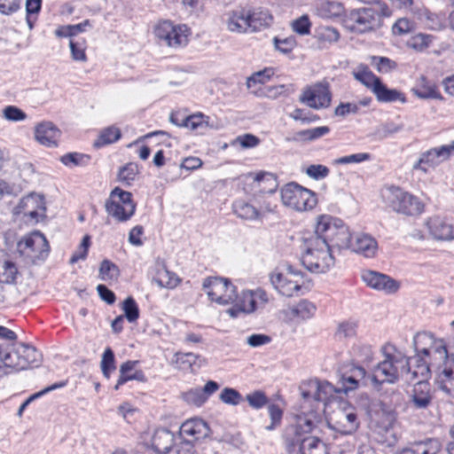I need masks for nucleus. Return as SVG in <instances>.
<instances>
[{
  "label": "nucleus",
  "instance_id": "nucleus-1",
  "mask_svg": "<svg viewBox=\"0 0 454 454\" xmlns=\"http://www.w3.org/2000/svg\"><path fill=\"white\" fill-rule=\"evenodd\" d=\"M383 360L379 362L372 372L374 385L394 384L399 380L411 384L418 378L428 377L426 356L415 349V355L408 357L395 345L386 343L381 347Z\"/></svg>",
  "mask_w": 454,
  "mask_h": 454
},
{
  "label": "nucleus",
  "instance_id": "nucleus-2",
  "mask_svg": "<svg viewBox=\"0 0 454 454\" xmlns=\"http://www.w3.org/2000/svg\"><path fill=\"white\" fill-rule=\"evenodd\" d=\"M301 251V264L312 273H325L335 263L331 248L315 231L303 239Z\"/></svg>",
  "mask_w": 454,
  "mask_h": 454
},
{
  "label": "nucleus",
  "instance_id": "nucleus-3",
  "mask_svg": "<svg viewBox=\"0 0 454 454\" xmlns=\"http://www.w3.org/2000/svg\"><path fill=\"white\" fill-rule=\"evenodd\" d=\"M412 343L414 349L432 360L434 366L442 363L454 365V337L447 343L429 332H420L415 334Z\"/></svg>",
  "mask_w": 454,
  "mask_h": 454
},
{
  "label": "nucleus",
  "instance_id": "nucleus-4",
  "mask_svg": "<svg viewBox=\"0 0 454 454\" xmlns=\"http://www.w3.org/2000/svg\"><path fill=\"white\" fill-rule=\"evenodd\" d=\"M331 248L344 250L351 247L352 237L348 227L338 218L328 215L317 216L314 231Z\"/></svg>",
  "mask_w": 454,
  "mask_h": 454
},
{
  "label": "nucleus",
  "instance_id": "nucleus-5",
  "mask_svg": "<svg viewBox=\"0 0 454 454\" xmlns=\"http://www.w3.org/2000/svg\"><path fill=\"white\" fill-rule=\"evenodd\" d=\"M381 196L384 203L397 214L414 216L424 210V204L418 197L400 187H387L382 191Z\"/></svg>",
  "mask_w": 454,
  "mask_h": 454
},
{
  "label": "nucleus",
  "instance_id": "nucleus-6",
  "mask_svg": "<svg viewBox=\"0 0 454 454\" xmlns=\"http://www.w3.org/2000/svg\"><path fill=\"white\" fill-rule=\"evenodd\" d=\"M280 196L284 206L298 212L311 210L317 203L314 192L296 183L284 185L280 190Z\"/></svg>",
  "mask_w": 454,
  "mask_h": 454
},
{
  "label": "nucleus",
  "instance_id": "nucleus-7",
  "mask_svg": "<svg viewBox=\"0 0 454 454\" xmlns=\"http://www.w3.org/2000/svg\"><path fill=\"white\" fill-rule=\"evenodd\" d=\"M380 12L374 7H363L346 13L342 23L344 27L356 34H364L375 29L380 20Z\"/></svg>",
  "mask_w": 454,
  "mask_h": 454
},
{
  "label": "nucleus",
  "instance_id": "nucleus-8",
  "mask_svg": "<svg viewBox=\"0 0 454 454\" xmlns=\"http://www.w3.org/2000/svg\"><path fill=\"white\" fill-rule=\"evenodd\" d=\"M107 215L114 220L123 223L131 218L136 211V203L132 200V193L119 187L111 191L105 202Z\"/></svg>",
  "mask_w": 454,
  "mask_h": 454
},
{
  "label": "nucleus",
  "instance_id": "nucleus-9",
  "mask_svg": "<svg viewBox=\"0 0 454 454\" xmlns=\"http://www.w3.org/2000/svg\"><path fill=\"white\" fill-rule=\"evenodd\" d=\"M50 251L45 236L40 231H33L24 236L17 244V252L27 263L44 261Z\"/></svg>",
  "mask_w": 454,
  "mask_h": 454
},
{
  "label": "nucleus",
  "instance_id": "nucleus-10",
  "mask_svg": "<svg viewBox=\"0 0 454 454\" xmlns=\"http://www.w3.org/2000/svg\"><path fill=\"white\" fill-rule=\"evenodd\" d=\"M153 33L160 43L176 49L188 43L190 29L184 24L162 20L155 26Z\"/></svg>",
  "mask_w": 454,
  "mask_h": 454
},
{
  "label": "nucleus",
  "instance_id": "nucleus-11",
  "mask_svg": "<svg viewBox=\"0 0 454 454\" xmlns=\"http://www.w3.org/2000/svg\"><path fill=\"white\" fill-rule=\"evenodd\" d=\"M40 353L32 346L20 343L11 350L4 351V365L16 371L26 370L32 365L37 366Z\"/></svg>",
  "mask_w": 454,
  "mask_h": 454
},
{
  "label": "nucleus",
  "instance_id": "nucleus-12",
  "mask_svg": "<svg viewBox=\"0 0 454 454\" xmlns=\"http://www.w3.org/2000/svg\"><path fill=\"white\" fill-rule=\"evenodd\" d=\"M202 286L208 298L221 305L232 303L238 298L236 287L228 278L209 277L204 279Z\"/></svg>",
  "mask_w": 454,
  "mask_h": 454
},
{
  "label": "nucleus",
  "instance_id": "nucleus-13",
  "mask_svg": "<svg viewBox=\"0 0 454 454\" xmlns=\"http://www.w3.org/2000/svg\"><path fill=\"white\" fill-rule=\"evenodd\" d=\"M270 280L273 287L282 295L291 297L302 286V274L288 266L286 272L274 270L270 275Z\"/></svg>",
  "mask_w": 454,
  "mask_h": 454
},
{
  "label": "nucleus",
  "instance_id": "nucleus-14",
  "mask_svg": "<svg viewBox=\"0 0 454 454\" xmlns=\"http://www.w3.org/2000/svg\"><path fill=\"white\" fill-rule=\"evenodd\" d=\"M451 155H454V140L449 145L422 153L419 159L413 164L412 169L427 173L430 169L446 161Z\"/></svg>",
  "mask_w": 454,
  "mask_h": 454
},
{
  "label": "nucleus",
  "instance_id": "nucleus-15",
  "mask_svg": "<svg viewBox=\"0 0 454 454\" xmlns=\"http://www.w3.org/2000/svg\"><path fill=\"white\" fill-rule=\"evenodd\" d=\"M45 211L44 198L35 193L23 197L14 208L16 215H22L27 222L34 223L45 217Z\"/></svg>",
  "mask_w": 454,
  "mask_h": 454
},
{
  "label": "nucleus",
  "instance_id": "nucleus-16",
  "mask_svg": "<svg viewBox=\"0 0 454 454\" xmlns=\"http://www.w3.org/2000/svg\"><path fill=\"white\" fill-rule=\"evenodd\" d=\"M332 93L329 83L317 82L306 88L300 96V101L312 109L327 108L331 105Z\"/></svg>",
  "mask_w": 454,
  "mask_h": 454
},
{
  "label": "nucleus",
  "instance_id": "nucleus-17",
  "mask_svg": "<svg viewBox=\"0 0 454 454\" xmlns=\"http://www.w3.org/2000/svg\"><path fill=\"white\" fill-rule=\"evenodd\" d=\"M329 427L342 434H350L359 426L357 416L353 407L340 408L333 411L328 418Z\"/></svg>",
  "mask_w": 454,
  "mask_h": 454
},
{
  "label": "nucleus",
  "instance_id": "nucleus-18",
  "mask_svg": "<svg viewBox=\"0 0 454 454\" xmlns=\"http://www.w3.org/2000/svg\"><path fill=\"white\" fill-rule=\"evenodd\" d=\"M363 282L369 287L387 294H395L400 288V284L391 277L371 270L361 273Z\"/></svg>",
  "mask_w": 454,
  "mask_h": 454
},
{
  "label": "nucleus",
  "instance_id": "nucleus-19",
  "mask_svg": "<svg viewBox=\"0 0 454 454\" xmlns=\"http://www.w3.org/2000/svg\"><path fill=\"white\" fill-rule=\"evenodd\" d=\"M320 419L316 412L302 413L296 416L295 425L287 431L286 443L288 440L298 442L305 437H311L309 434L317 426Z\"/></svg>",
  "mask_w": 454,
  "mask_h": 454
},
{
  "label": "nucleus",
  "instance_id": "nucleus-20",
  "mask_svg": "<svg viewBox=\"0 0 454 454\" xmlns=\"http://www.w3.org/2000/svg\"><path fill=\"white\" fill-rule=\"evenodd\" d=\"M426 365L428 369V377L434 372L438 387L449 395L454 396V365L442 363L438 367L428 359H426Z\"/></svg>",
  "mask_w": 454,
  "mask_h": 454
},
{
  "label": "nucleus",
  "instance_id": "nucleus-21",
  "mask_svg": "<svg viewBox=\"0 0 454 454\" xmlns=\"http://www.w3.org/2000/svg\"><path fill=\"white\" fill-rule=\"evenodd\" d=\"M249 9L232 10L225 14L224 24L229 32L234 34H252Z\"/></svg>",
  "mask_w": 454,
  "mask_h": 454
},
{
  "label": "nucleus",
  "instance_id": "nucleus-22",
  "mask_svg": "<svg viewBox=\"0 0 454 454\" xmlns=\"http://www.w3.org/2000/svg\"><path fill=\"white\" fill-rule=\"evenodd\" d=\"M286 448L289 454H327L325 444L317 437L288 440Z\"/></svg>",
  "mask_w": 454,
  "mask_h": 454
},
{
  "label": "nucleus",
  "instance_id": "nucleus-23",
  "mask_svg": "<svg viewBox=\"0 0 454 454\" xmlns=\"http://www.w3.org/2000/svg\"><path fill=\"white\" fill-rule=\"evenodd\" d=\"M309 390H301V395L304 399L310 397V390H313V397L317 402L326 403L330 401L335 394L340 393V389L335 387L328 381H319L317 380H309L305 384Z\"/></svg>",
  "mask_w": 454,
  "mask_h": 454
},
{
  "label": "nucleus",
  "instance_id": "nucleus-24",
  "mask_svg": "<svg viewBox=\"0 0 454 454\" xmlns=\"http://www.w3.org/2000/svg\"><path fill=\"white\" fill-rule=\"evenodd\" d=\"M180 434L186 441H199L209 435L210 428L206 421L195 418L188 419L181 425Z\"/></svg>",
  "mask_w": 454,
  "mask_h": 454
},
{
  "label": "nucleus",
  "instance_id": "nucleus-25",
  "mask_svg": "<svg viewBox=\"0 0 454 454\" xmlns=\"http://www.w3.org/2000/svg\"><path fill=\"white\" fill-rule=\"evenodd\" d=\"M349 249L365 258H373L378 252V242L369 234L358 233L352 239Z\"/></svg>",
  "mask_w": 454,
  "mask_h": 454
},
{
  "label": "nucleus",
  "instance_id": "nucleus-26",
  "mask_svg": "<svg viewBox=\"0 0 454 454\" xmlns=\"http://www.w3.org/2000/svg\"><path fill=\"white\" fill-rule=\"evenodd\" d=\"M428 378H418L412 382L414 387L410 395V403L416 409H426L431 403L430 387L427 381Z\"/></svg>",
  "mask_w": 454,
  "mask_h": 454
},
{
  "label": "nucleus",
  "instance_id": "nucleus-27",
  "mask_svg": "<svg viewBox=\"0 0 454 454\" xmlns=\"http://www.w3.org/2000/svg\"><path fill=\"white\" fill-rule=\"evenodd\" d=\"M60 130L51 121H43L35 128V140L47 147L57 146Z\"/></svg>",
  "mask_w": 454,
  "mask_h": 454
},
{
  "label": "nucleus",
  "instance_id": "nucleus-28",
  "mask_svg": "<svg viewBox=\"0 0 454 454\" xmlns=\"http://www.w3.org/2000/svg\"><path fill=\"white\" fill-rule=\"evenodd\" d=\"M430 234L437 240L449 241L454 239L453 227L444 218L430 217L427 222Z\"/></svg>",
  "mask_w": 454,
  "mask_h": 454
},
{
  "label": "nucleus",
  "instance_id": "nucleus-29",
  "mask_svg": "<svg viewBox=\"0 0 454 454\" xmlns=\"http://www.w3.org/2000/svg\"><path fill=\"white\" fill-rule=\"evenodd\" d=\"M138 361H126L120 366V376L114 386V389L119 387L129 380L145 381V376L141 370H136Z\"/></svg>",
  "mask_w": 454,
  "mask_h": 454
},
{
  "label": "nucleus",
  "instance_id": "nucleus-30",
  "mask_svg": "<svg viewBox=\"0 0 454 454\" xmlns=\"http://www.w3.org/2000/svg\"><path fill=\"white\" fill-rule=\"evenodd\" d=\"M411 92L420 99H442L437 86L425 76H420L417 80L414 87L411 89Z\"/></svg>",
  "mask_w": 454,
  "mask_h": 454
},
{
  "label": "nucleus",
  "instance_id": "nucleus-31",
  "mask_svg": "<svg viewBox=\"0 0 454 454\" xmlns=\"http://www.w3.org/2000/svg\"><path fill=\"white\" fill-rule=\"evenodd\" d=\"M234 214L245 221H256L261 219V211L253 203L245 200H237L232 204Z\"/></svg>",
  "mask_w": 454,
  "mask_h": 454
},
{
  "label": "nucleus",
  "instance_id": "nucleus-32",
  "mask_svg": "<svg viewBox=\"0 0 454 454\" xmlns=\"http://www.w3.org/2000/svg\"><path fill=\"white\" fill-rule=\"evenodd\" d=\"M174 445V434L168 429H158L153 435L152 447L158 453L168 452Z\"/></svg>",
  "mask_w": 454,
  "mask_h": 454
},
{
  "label": "nucleus",
  "instance_id": "nucleus-33",
  "mask_svg": "<svg viewBox=\"0 0 454 454\" xmlns=\"http://www.w3.org/2000/svg\"><path fill=\"white\" fill-rule=\"evenodd\" d=\"M372 93L375 95L377 100L382 103H389L395 101H401L403 103L405 102L404 96L395 89H388L383 82L380 81L375 85Z\"/></svg>",
  "mask_w": 454,
  "mask_h": 454
},
{
  "label": "nucleus",
  "instance_id": "nucleus-34",
  "mask_svg": "<svg viewBox=\"0 0 454 454\" xmlns=\"http://www.w3.org/2000/svg\"><path fill=\"white\" fill-rule=\"evenodd\" d=\"M316 306L308 300H301L297 304L287 308L286 313L292 317L301 319L311 318L316 312Z\"/></svg>",
  "mask_w": 454,
  "mask_h": 454
},
{
  "label": "nucleus",
  "instance_id": "nucleus-35",
  "mask_svg": "<svg viewBox=\"0 0 454 454\" xmlns=\"http://www.w3.org/2000/svg\"><path fill=\"white\" fill-rule=\"evenodd\" d=\"M250 23L253 33L258 32L263 27H269L272 21V16L270 12L263 8L250 10Z\"/></svg>",
  "mask_w": 454,
  "mask_h": 454
},
{
  "label": "nucleus",
  "instance_id": "nucleus-36",
  "mask_svg": "<svg viewBox=\"0 0 454 454\" xmlns=\"http://www.w3.org/2000/svg\"><path fill=\"white\" fill-rule=\"evenodd\" d=\"M153 282L160 288L174 289L180 283L178 276L165 266L158 269Z\"/></svg>",
  "mask_w": 454,
  "mask_h": 454
},
{
  "label": "nucleus",
  "instance_id": "nucleus-37",
  "mask_svg": "<svg viewBox=\"0 0 454 454\" xmlns=\"http://www.w3.org/2000/svg\"><path fill=\"white\" fill-rule=\"evenodd\" d=\"M175 362L180 370L193 371V367L200 368L205 364V360L193 353H176Z\"/></svg>",
  "mask_w": 454,
  "mask_h": 454
},
{
  "label": "nucleus",
  "instance_id": "nucleus-38",
  "mask_svg": "<svg viewBox=\"0 0 454 454\" xmlns=\"http://www.w3.org/2000/svg\"><path fill=\"white\" fill-rule=\"evenodd\" d=\"M184 128L192 131H203L207 128L213 129L214 125L210 123V117L199 112L184 117Z\"/></svg>",
  "mask_w": 454,
  "mask_h": 454
},
{
  "label": "nucleus",
  "instance_id": "nucleus-39",
  "mask_svg": "<svg viewBox=\"0 0 454 454\" xmlns=\"http://www.w3.org/2000/svg\"><path fill=\"white\" fill-rule=\"evenodd\" d=\"M352 357L357 364L369 365L374 361L375 352L372 346L360 343L353 347Z\"/></svg>",
  "mask_w": 454,
  "mask_h": 454
},
{
  "label": "nucleus",
  "instance_id": "nucleus-40",
  "mask_svg": "<svg viewBox=\"0 0 454 454\" xmlns=\"http://www.w3.org/2000/svg\"><path fill=\"white\" fill-rule=\"evenodd\" d=\"M356 80L364 84L372 91L374 90L375 85L380 82V79L376 76L368 67L360 65L356 71L353 72Z\"/></svg>",
  "mask_w": 454,
  "mask_h": 454
},
{
  "label": "nucleus",
  "instance_id": "nucleus-41",
  "mask_svg": "<svg viewBox=\"0 0 454 454\" xmlns=\"http://www.w3.org/2000/svg\"><path fill=\"white\" fill-rule=\"evenodd\" d=\"M295 91L294 84H279L268 86L264 89L260 96H263L269 99L276 100L280 98H287Z\"/></svg>",
  "mask_w": 454,
  "mask_h": 454
},
{
  "label": "nucleus",
  "instance_id": "nucleus-42",
  "mask_svg": "<svg viewBox=\"0 0 454 454\" xmlns=\"http://www.w3.org/2000/svg\"><path fill=\"white\" fill-rule=\"evenodd\" d=\"M329 132L330 129L327 126L316 127L296 132L292 140L310 142L327 135Z\"/></svg>",
  "mask_w": 454,
  "mask_h": 454
},
{
  "label": "nucleus",
  "instance_id": "nucleus-43",
  "mask_svg": "<svg viewBox=\"0 0 454 454\" xmlns=\"http://www.w3.org/2000/svg\"><path fill=\"white\" fill-rule=\"evenodd\" d=\"M121 135L120 129L114 126H109L102 129L98 138L94 141L93 145L99 148L113 144L120 139Z\"/></svg>",
  "mask_w": 454,
  "mask_h": 454
},
{
  "label": "nucleus",
  "instance_id": "nucleus-44",
  "mask_svg": "<svg viewBox=\"0 0 454 454\" xmlns=\"http://www.w3.org/2000/svg\"><path fill=\"white\" fill-rule=\"evenodd\" d=\"M120 275L119 268L109 260H103L98 270V278L105 282L115 281Z\"/></svg>",
  "mask_w": 454,
  "mask_h": 454
},
{
  "label": "nucleus",
  "instance_id": "nucleus-45",
  "mask_svg": "<svg viewBox=\"0 0 454 454\" xmlns=\"http://www.w3.org/2000/svg\"><path fill=\"white\" fill-rule=\"evenodd\" d=\"M357 327L358 324L356 320L342 321L337 326L335 336L340 340L354 338L356 335Z\"/></svg>",
  "mask_w": 454,
  "mask_h": 454
},
{
  "label": "nucleus",
  "instance_id": "nucleus-46",
  "mask_svg": "<svg viewBox=\"0 0 454 454\" xmlns=\"http://www.w3.org/2000/svg\"><path fill=\"white\" fill-rule=\"evenodd\" d=\"M139 173L137 164L129 162L120 168L118 179L121 183L130 185Z\"/></svg>",
  "mask_w": 454,
  "mask_h": 454
},
{
  "label": "nucleus",
  "instance_id": "nucleus-47",
  "mask_svg": "<svg viewBox=\"0 0 454 454\" xmlns=\"http://www.w3.org/2000/svg\"><path fill=\"white\" fill-rule=\"evenodd\" d=\"M433 41V36L427 34H417L411 36L407 41V46L415 50L416 51H423L430 46Z\"/></svg>",
  "mask_w": 454,
  "mask_h": 454
},
{
  "label": "nucleus",
  "instance_id": "nucleus-48",
  "mask_svg": "<svg viewBox=\"0 0 454 454\" xmlns=\"http://www.w3.org/2000/svg\"><path fill=\"white\" fill-rule=\"evenodd\" d=\"M100 368L106 379H109L111 373L116 369L114 354L110 348H106L102 355Z\"/></svg>",
  "mask_w": 454,
  "mask_h": 454
},
{
  "label": "nucleus",
  "instance_id": "nucleus-49",
  "mask_svg": "<svg viewBox=\"0 0 454 454\" xmlns=\"http://www.w3.org/2000/svg\"><path fill=\"white\" fill-rule=\"evenodd\" d=\"M18 274L16 265L11 261L0 263V282L5 284L13 283Z\"/></svg>",
  "mask_w": 454,
  "mask_h": 454
},
{
  "label": "nucleus",
  "instance_id": "nucleus-50",
  "mask_svg": "<svg viewBox=\"0 0 454 454\" xmlns=\"http://www.w3.org/2000/svg\"><path fill=\"white\" fill-rule=\"evenodd\" d=\"M415 444L419 454H438L442 449L441 441L436 438H429Z\"/></svg>",
  "mask_w": 454,
  "mask_h": 454
},
{
  "label": "nucleus",
  "instance_id": "nucleus-51",
  "mask_svg": "<svg viewBox=\"0 0 454 454\" xmlns=\"http://www.w3.org/2000/svg\"><path fill=\"white\" fill-rule=\"evenodd\" d=\"M238 303L241 307V310L245 314H251L257 309V304L254 299L253 291L247 290L241 293Z\"/></svg>",
  "mask_w": 454,
  "mask_h": 454
},
{
  "label": "nucleus",
  "instance_id": "nucleus-52",
  "mask_svg": "<svg viewBox=\"0 0 454 454\" xmlns=\"http://www.w3.org/2000/svg\"><path fill=\"white\" fill-rule=\"evenodd\" d=\"M273 74L274 71L272 68H265L255 72L247 79V87L252 89L256 84H264L270 80Z\"/></svg>",
  "mask_w": 454,
  "mask_h": 454
},
{
  "label": "nucleus",
  "instance_id": "nucleus-53",
  "mask_svg": "<svg viewBox=\"0 0 454 454\" xmlns=\"http://www.w3.org/2000/svg\"><path fill=\"white\" fill-rule=\"evenodd\" d=\"M42 0H26V20L29 29H33L37 19V14L41 10Z\"/></svg>",
  "mask_w": 454,
  "mask_h": 454
},
{
  "label": "nucleus",
  "instance_id": "nucleus-54",
  "mask_svg": "<svg viewBox=\"0 0 454 454\" xmlns=\"http://www.w3.org/2000/svg\"><path fill=\"white\" fill-rule=\"evenodd\" d=\"M121 309L124 312L123 317H125L129 323L137 321L139 317V309L133 297H127L122 302Z\"/></svg>",
  "mask_w": 454,
  "mask_h": 454
},
{
  "label": "nucleus",
  "instance_id": "nucleus-55",
  "mask_svg": "<svg viewBox=\"0 0 454 454\" xmlns=\"http://www.w3.org/2000/svg\"><path fill=\"white\" fill-rule=\"evenodd\" d=\"M69 47L71 51V57L74 61L86 62L87 56L86 51V41L84 39L80 41L70 40Z\"/></svg>",
  "mask_w": 454,
  "mask_h": 454
},
{
  "label": "nucleus",
  "instance_id": "nucleus-56",
  "mask_svg": "<svg viewBox=\"0 0 454 454\" xmlns=\"http://www.w3.org/2000/svg\"><path fill=\"white\" fill-rule=\"evenodd\" d=\"M219 399L225 404L236 406L242 402L243 397L238 390L231 387H224L219 395Z\"/></svg>",
  "mask_w": 454,
  "mask_h": 454
},
{
  "label": "nucleus",
  "instance_id": "nucleus-57",
  "mask_svg": "<svg viewBox=\"0 0 454 454\" xmlns=\"http://www.w3.org/2000/svg\"><path fill=\"white\" fill-rule=\"evenodd\" d=\"M89 156L78 153H69L63 155L60 158V161L67 167L73 168L76 166L85 165L89 161Z\"/></svg>",
  "mask_w": 454,
  "mask_h": 454
},
{
  "label": "nucleus",
  "instance_id": "nucleus-58",
  "mask_svg": "<svg viewBox=\"0 0 454 454\" xmlns=\"http://www.w3.org/2000/svg\"><path fill=\"white\" fill-rule=\"evenodd\" d=\"M182 397L186 403L198 407L203 405L207 402V399L200 387L192 388L183 393Z\"/></svg>",
  "mask_w": 454,
  "mask_h": 454
},
{
  "label": "nucleus",
  "instance_id": "nucleus-59",
  "mask_svg": "<svg viewBox=\"0 0 454 454\" xmlns=\"http://www.w3.org/2000/svg\"><path fill=\"white\" fill-rule=\"evenodd\" d=\"M2 116L4 119L9 121H22L27 119L26 113L15 106H7L2 111Z\"/></svg>",
  "mask_w": 454,
  "mask_h": 454
},
{
  "label": "nucleus",
  "instance_id": "nucleus-60",
  "mask_svg": "<svg viewBox=\"0 0 454 454\" xmlns=\"http://www.w3.org/2000/svg\"><path fill=\"white\" fill-rule=\"evenodd\" d=\"M415 29V24L406 18L398 19L392 27V32L395 35H404Z\"/></svg>",
  "mask_w": 454,
  "mask_h": 454
},
{
  "label": "nucleus",
  "instance_id": "nucleus-61",
  "mask_svg": "<svg viewBox=\"0 0 454 454\" xmlns=\"http://www.w3.org/2000/svg\"><path fill=\"white\" fill-rule=\"evenodd\" d=\"M305 173L314 180H322L329 175L330 169L325 165L312 164L306 168Z\"/></svg>",
  "mask_w": 454,
  "mask_h": 454
},
{
  "label": "nucleus",
  "instance_id": "nucleus-62",
  "mask_svg": "<svg viewBox=\"0 0 454 454\" xmlns=\"http://www.w3.org/2000/svg\"><path fill=\"white\" fill-rule=\"evenodd\" d=\"M372 64L380 73H388L396 67V64L387 57H372Z\"/></svg>",
  "mask_w": 454,
  "mask_h": 454
},
{
  "label": "nucleus",
  "instance_id": "nucleus-63",
  "mask_svg": "<svg viewBox=\"0 0 454 454\" xmlns=\"http://www.w3.org/2000/svg\"><path fill=\"white\" fill-rule=\"evenodd\" d=\"M90 245V238L89 235H85L77 250L73 254L70 258V263L74 264L79 262L80 260H84L88 254V249Z\"/></svg>",
  "mask_w": 454,
  "mask_h": 454
},
{
  "label": "nucleus",
  "instance_id": "nucleus-64",
  "mask_svg": "<svg viewBox=\"0 0 454 454\" xmlns=\"http://www.w3.org/2000/svg\"><path fill=\"white\" fill-rule=\"evenodd\" d=\"M292 29L301 35H309L310 33L311 23L308 15H302L294 20L291 24Z\"/></svg>",
  "mask_w": 454,
  "mask_h": 454
}]
</instances>
